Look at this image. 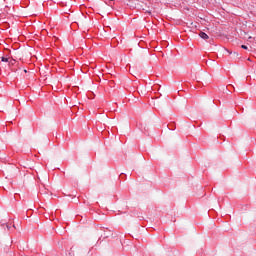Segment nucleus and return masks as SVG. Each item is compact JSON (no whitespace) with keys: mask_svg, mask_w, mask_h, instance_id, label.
Wrapping results in <instances>:
<instances>
[{"mask_svg":"<svg viewBox=\"0 0 256 256\" xmlns=\"http://www.w3.org/2000/svg\"><path fill=\"white\" fill-rule=\"evenodd\" d=\"M199 37H201V39H204V40L209 39V35H207L205 32H200Z\"/></svg>","mask_w":256,"mask_h":256,"instance_id":"obj_2","label":"nucleus"},{"mask_svg":"<svg viewBox=\"0 0 256 256\" xmlns=\"http://www.w3.org/2000/svg\"><path fill=\"white\" fill-rule=\"evenodd\" d=\"M1 61L4 62V63H8L9 61V58L5 57V56H1L0 57Z\"/></svg>","mask_w":256,"mask_h":256,"instance_id":"obj_3","label":"nucleus"},{"mask_svg":"<svg viewBox=\"0 0 256 256\" xmlns=\"http://www.w3.org/2000/svg\"><path fill=\"white\" fill-rule=\"evenodd\" d=\"M24 73H27V71H26V70H24Z\"/></svg>","mask_w":256,"mask_h":256,"instance_id":"obj_5","label":"nucleus"},{"mask_svg":"<svg viewBox=\"0 0 256 256\" xmlns=\"http://www.w3.org/2000/svg\"><path fill=\"white\" fill-rule=\"evenodd\" d=\"M241 47H242V49H247L246 45H242Z\"/></svg>","mask_w":256,"mask_h":256,"instance_id":"obj_4","label":"nucleus"},{"mask_svg":"<svg viewBox=\"0 0 256 256\" xmlns=\"http://www.w3.org/2000/svg\"><path fill=\"white\" fill-rule=\"evenodd\" d=\"M68 256H83V251H81V250H76V251L71 250L69 252Z\"/></svg>","mask_w":256,"mask_h":256,"instance_id":"obj_1","label":"nucleus"}]
</instances>
